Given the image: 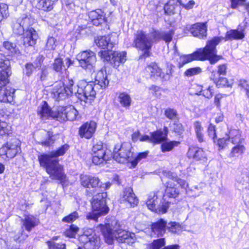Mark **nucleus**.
<instances>
[{
    "label": "nucleus",
    "instance_id": "2f4dec72",
    "mask_svg": "<svg viewBox=\"0 0 249 249\" xmlns=\"http://www.w3.org/2000/svg\"><path fill=\"white\" fill-rule=\"evenodd\" d=\"M66 108V107H58L57 108L53 110L52 119H55L60 122L67 121Z\"/></svg>",
    "mask_w": 249,
    "mask_h": 249
},
{
    "label": "nucleus",
    "instance_id": "338daca9",
    "mask_svg": "<svg viewBox=\"0 0 249 249\" xmlns=\"http://www.w3.org/2000/svg\"><path fill=\"white\" fill-rule=\"evenodd\" d=\"M102 215L103 214L92 210V212L88 213L86 217L88 219L97 221L98 217Z\"/></svg>",
    "mask_w": 249,
    "mask_h": 249
},
{
    "label": "nucleus",
    "instance_id": "b1692460",
    "mask_svg": "<svg viewBox=\"0 0 249 249\" xmlns=\"http://www.w3.org/2000/svg\"><path fill=\"white\" fill-rule=\"evenodd\" d=\"M57 0H34V4L36 8L44 12L51 11Z\"/></svg>",
    "mask_w": 249,
    "mask_h": 249
},
{
    "label": "nucleus",
    "instance_id": "774afa93",
    "mask_svg": "<svg viewBox=\"0 0 249 249\" xmlns=\"http://www.w3.org/2000/svg\"><path fill=\"white\" fill-rule=\"evenodd\" d=\"M230 142L228 137L220 138L217 141V144L220 149L224 148Z\"/></svg>",
    "mask_w": 249,
    "mask_h": 249
},
{
    "label": "nucleus",
    "instance_id": "6ab92c4d",
    "mask_svg": "<svg viewBox=\"0 0 249 249\" xmlns=\"http://www.w3.org/2000/svg\"><path fill=\"white\" fill-rule=\"evenodd\" d=\"M22 38L25 46H33L36 44L38 35L33 28L29 27L23 33Z\"/></svg>",
    "mask_w": 249,
    "mask_h": 249
},
{
    "label": "nucleus",
    "instance_id": "9b49d317",
    "mask_svg": "<svg viewBox=\"0 0 249 249\" xmlns=\"http://www.w3.org/2000/svg\"><path fill=\"white\" fill-rule=\"evenodd\" d=\"M79 240L85 249H98L100 246L99 237L91 230L85 231Z\"/></svg>",
    "mask_w": 249,
    "mask_h": 249
},
{
    "label": "nucleus",
    "instance_id": "bb28decb",
    "mask_svg": "<svg viewBox=\"0 0 249 249\" xmlns=\"http://www.w3.org/2000/svg\"><path fill=\"white\" fill-rule=\"evenodd\" d=\"M37 114L42 120L52 119L53 110L49 107L46 101H43L41 105L38 107Z\"/></svg>",
    "mask_w": 249,
    "mask_h": 249
},
{
    "label": "nucleus",
    "instance_id": "49530a36",
    "mask_svg": "<svg viewBox=\"0 0 249 249\" xmlns=\"http://www.w3.org/2000/svg\"><path fill=\"white\" fill-rule=\"evenodd\" d=\"M168 230L173 233L179 234L181 232L182 227L181 225L175 222H172L167 226Z\"/></svg>",
    "mask_w": 249,
    "mask_h": 249
},
{
    "label": "nucleus",
    "instance_id": "37998d69",
    "mask_svg": "<svg viewBox=\"0 0 249 249\" xmlns=\"http://www.w3.org/2000/svg\"><path fill=\"white\" fill-rule=\"evenodd\" d=\"M20 19H17L13 22L12 26L14 32L19 35L23 34L26 30L20 22Z\"/></svg>",
    "mask_w": 249,
    "mask_h": 249
},
{
    "label": "nucleus",
    "instance_id": "412c9836",
    "mask_svg": "<svg viewBox=\"0 0 249 249\" xmlns=\"http://www.w3.org/2000/svg\"><path fill=\"white\" fill-rule=\"evenodd\" d=\"M207 26L205 23H197L193 25L189 31L193 36L200 38L206 37Z\"/></svg>",
    "mask_w": 249,
    "mask_h": 249
},
{
    "label": "nucleus",
    "instance_id": "3c124183",
    "mask_svg": "<svg viewBox=\"0 0 249 249\" xmlns=\"http://www.w3.org/2000/svg\"><path fill=\"white\" fill-rule=\"evenodd\" d=\"M164 238H160L154 240L150 245L149 249H160L165 245Z\"/></svg>",
    "mask_w": 249,
    "mask_h": 249
},
{
    "label": "nucleus",
    "instance_id": "2eb2a0df",
    "mask_svg": "<svg viewBox=\"0 0 249 249\" xmlns=\"http://www.w3.org/2000/svg\"><path fill=\"white\" fill-rule=\"evenodd\" d=\"M80 181L82 186L89 189L93 193L98 191L99 189L100 180L98 177L82 174L80 176Z\"/></svg>",
    "mask_w": 249,
    "mask_h": 249
},
{
    "label": "nucleus",
    "instance_id": "a18cd8bd",
    "mask_svg": "<svg viewBox=\"0 0 249 249\" xmlns=\"http://www.w3.org/2000/svg\"><path fill=\"white\" fill-rule=\"evenodd\" d=\"M18 19H20V22L23 25L24 28H28V27L32 25L34 23V19L32 18L30 15H23L19 18Z\"/></svg>",
    "mask_w": 249,
    "mask_h": 249
},
{
    "label": "nucleus",
    "instance_id": "423d86ee",
    "mask_svg": "<svg viewBox=\"0 0 249 249\" xmlns=\"http://www.w3.org/2000/svg\"><path fill=\"white\" fill-rule=\"evenodd\" d=\"M75 91L73 81L69 79L66 86L62 82L55 84L52 90V94L55 100L60 101L75 94Z\"/></svg>",
    "mask_w": 249,
    "mask_h": 249
},
{
    "label": "nucleus",
    "instance_id": "680f3d73",
    "mask_svg": "<svg viewBox=\"0 0 249 249\" xmlns=\"http://www.w3.org/2000/svg\"><path fill=\"white\" fill-rule=\"evenodd\" d=\"M36 68L33 63H28L25 65L24 72L26 75L29 76L32 74L34 69Z\"/></svg>",
    "mask_w": 249,
    "mask_h": 249
},
{
    "label": "nucleus",
    "instance_id": "79ce46f5",
    "mask_svg": "<svg viewBox=\"0 0 249 249\" xmlns=\"http://www.w3.org/2000/svg\"><path fill=\"white\" fill-rule=\"evenodd\" d=\"M157 199L158 197L155 194L149 196L146 202V205L149 209L153 211L157 210L156 205L158 203Z\"/></svg>",
    "mask_w": 249,
    "mask_h": 249
},
{
    "label": "nucleus",
    "instance_id": "72a5a7b5",
    "mask_svg": "<svg viewBox=\"0 0 249 249\" xmlns=\"http://www.w3.org/2000/svg\"><path fill=\"white\" fill-rule=\"evenodd\" d=\"M151 142L159 143L166 140L167 134L163 133L161 130H157L151 133Z\"/></svg>",
    "mask_w": 249,
    "mask_h": 249
},
{
    "label": "nucleus",
    "instance_id": "20e7f679",
    "mask_svg": "<svg viewBox=\"0 0 249 249\" xmlns=\"http://www.w3.org/2000/svg\"><path fill=\"white\" fill-rule=\"evenodd\" d=\"M99 228L104 235L105 241L108 244H112L114 239L119 242L129 244L134 242L135 234L120 228L119 222L115 220L111 224L100 225Z\"/></svg>",
    "mask_w": 249,
    "mask_h": 249
},
{
    "label": "nucleus",
    "instance_id": "0eeeda50",
    "mask_svg": "<svg viewBox=\"0 0 249 249\" xmlns=\"http://www.w3.org/2000/svg\"><path fill=\"white\" fill-rule=\"evenodd\" d=\"M93 82L87 83L84 80L79 82L76 86H74L75 95L81 101L85 102L88 100H93L96 95Z\"/></svg>",
    "mask_w": 249,
    "mask_h": 249
},
{
    "label": "nucleus",
    "instance_id": "39448f33",
    "mask_svg": "<svg viewBox=\"0 0 249 249\" xmlns=\"http://www.w3.org/2000/svg\"><path fill=\"white\" fill-rule=\"evenodd\" d=\"M8 61L1 63L0 66L2 71L0 73V102H10L13 100L14 93V89L11 88L8 89L5 87L8 82V77L11 75L12 72L8 67Z\"/></svg>",
    "mask_w": 249,
    "mask_h": 249
},
{
    "label": "nucleus",
    "instance_id": "09e8293b",
    "mask_svg": "<svg viewBox=\"0 0 249 249\" xmlns=\"http://www.w3.org/2000/svg\"><path fill=\"white\" fill-rule=\"evenodd\" d=\"M79 217L78 213L75 211L63 218L62 221L66 223H72Z\"/></svg>",
    "mask_w": 249,
    "mask_h": 249
},
{
    "label": "nucleus",
    "instance_id": "e2e57ef3",
    "mask_svg": "<svg viewBox=\"0 0 249 249\" xmlns=\"http://www.w3.org/2000/svg\"><path fill=\"white\" fill-rule=\"evenodd\" d=\"M164 12L168 15L173 14L175 13V6L170 3H166L164 6Z\"/></svg>",
    "mask_w": 249,
    "mask_h": 249
},
{
    "label": "nucleus",
    "instance_id": "603ef678",
    "mask_svg": "<svg viewBox=\"0 0 249 249\" xmlns=\"http://www.w3.org/2000/svg\"><path fill=\"white\" fill-rule=\"evenodd\" d=\"M147 152H143L139 153L134 160H131V161L130 163L131 165L130 167L133 168L135 167L139 161H140L142 159L145 158L147 157Z\"/></svg>",
    "mask_w": 249,
    "mask_h": 249
},
{
    "label": "nucleus",
    "instance_id": "4d7b16f0",
    "mask_svg": "<svg viewBox=\"0 0 249 249\" xmlns=\"http://www.w3.org/2000/svg\"><path fill=\"white\" fill-rule=\"evenodd\" d=\"M216 86L218 88H221L223 87H231L232 83H230L226 78H219L218 80L215 82Z\"/></svg>",
    "mask_w": 249,
    "mask_h": 249
},
{
    "label": "nucleus",
    "instance_id": "864d4df0",
    "mask_svg": "<svg viewBox=\"0 0 249 249\" xmlns=\"http://www.w3.org/2000/svg\"><path fill=\"white\" fill-rule=\"evenodd\" d=\"M8 5L1 3L0 4V22L2 20L3 18H6L8 15Z\"/></svg>",
    "mask_w": 249,
    "mask_h": 249
},
{
    "label": "nucleus",
    "instance_id": "ea45409f",
    "mask_svg": "<svg viewBox=\"0 0 249 249\" xmlns=\"http://www.w3.org/2000/svg\"><path fill=\"white\" fill-rule=\"evenodd\" d=\"M228 137L229 140H231L233 143H239L241 140L240 132L239 130H231Z\"/></svg>",
    "mask_w": 249,
    "mask_h": 249
},
{
    "label": "nucleus",
    "instance_id": "13d9d810",
    "mask_svg": "<svg viewBox=\"0 0 249 249\" xmlns=\"http://www.w3.org/2000/svg\"><path fill=\"white\" fill-rule=\"evenodd\" d=\"M201 69L199 67H195L187 69L184 72L185 76L191 77L201 73Z\"/></svg>",
    "mask_w": 249,
    "mask_h": 249
},
{
    "label": "nucleus",
    "instance_id": "aec40b11",
    "mask_svg": "<svg viewBox=\"0 0 249 249\" xmlns=\"http://www.w3.org/2000/svg\"><path fill=\"white\" fill-rule=\"evenodd\" d=\"M145 73L146 76L152 80H156L158 78L161 79L162 71L155 63H152L148 65L145 69Z\"/></svg>",
    "mask_w": 249,
    "mask_h": 249
},
{
    "label": "nucleus",
    "instance_id": "58836bf2",
    "mask_svg": "<svg viewBox=\"0 0 249 249\" xmlns=\"http://www.w3.org/2000/svg\"><path fill=\"white\" fill-rule=\"evenodd\" d=\"M12 133V127L7 122L0 120V135L8 136Z\"/></svg>",
    "mask_w": 249,
    "mask_h": 249
},
{
    "label": "nucleus",
    "instance_id": "393cba45",
    "mask_svg": "<svg viewBox=\"0 0 249 249\" xmlns=\"http://www.w3.org/2000/svg\"><path fill=\"white\" fill-rule=\"evenodd\" d=\"M95 85H98L101 88H106L109 84L106 71L102 69L97 72L95 76Z\"/></svg>",
    "mask_w": 249,
    "mask_h": 249
},
{
    "label": "nucleus",
    "instance_id": "052dcab7",
    "mask_svg": "<svg viewBox=\"0 0 249 249\" xmlns=\"http://www.w3.org/2000/svg\"><path fill=\"white\" fill-rule=\"evenodd\" d=\"M238 87L242 91L246 92L249 89V84L244 79H240L238 81Z\"/></svg>",
    "mask_w": 249,
    "mask_h": 249
},
{
    "label": "nucleus",
    "instance_id": "c756f323",
    "mask_svg": "<svg viewBox=\"0 0 249 249\" xmlns=\"http://www.w3.org/2000/svg\"><path fill=\"white\" fill-rule=\"evenodd\" d=\"M71 64V61L69 58H67L65 59V65L64 64L61 58H57L54 60L53 63V69L55 71L59 72L61 71L63 68L66 69V67L69 68Z\"/></svg>",
    "mask_w": 249,
    "mask_h": 249
},
{
    "label": "nucleus",
    "instance_id": "9d476101",
    "mask_svg": "<svg viewBox=\"0 0 249 249\" xmlns=\"http://www.w3.org/2000/svg\"><path fill=\"white\" fill-rule=\"evenodd\" d=\"M80 66L84 69L91 71L95 67L96 57L94 52L84 51L79 53L76 57Z\"/></svg>",
    "mask_w": 249,
    "mask_h": 249
},
{
    "label": "nucleus",
    "instance_id": "7ed1b4c3",
    "mask_svg": "<svg viewBox=\"0 0 249 249\" xmlns=\"http://www.w3.org/2000/svg\"><path fill=\"white\" fill-rule=\"evenodd\" d=\"M219 37H214L209 41L203 49H199L193 53L182 55L179 57L178 67L180 68L185 64L194 60H209L211 64L216 63L221 58L216 54V46L221 41Z\"/></svg>",
    "mask_w": 249,
    "mask_h": 249
},
{
    "label": "nucleus",
    "instance_id": "5701e85b",
    "mask_svg": "<svg viewBox=\"0 0 249 249\" xmlns=\"http://www.w3.org/2000/svg\"><path fill=\"white\" fill-rule=\"evenodd\" d=\"M110 59L108 61H110L111 64L114 68H117L122 63H124L126 61V53L124 52H110Z\"/></svg>",
    "mask_w": 249,
    "mask_h": 249
},
{
    "label": "nucleus",
    "instance_id": "ddd939ff",
    "mask_svg": "<svg viewBox=\"0 0 249 249\" xmlns=\"http://www.w3.org/2000/svg\"><path fill=\"white\" fill-rule=\"evenodd\" d=\"M20 143L18 140L13 139L0 148V155H5L10 159L14 158L17 153L20 152Z\"/></svg>",
    "mask_w": 249,
    "mask_h": 249
},
{
    "label": "nucleus",
    "instance_id": "f8f14e48",
    "mask_svg": "<svg viewBox=\"0 0 249 249\" xmlns=\"http://www.w3.org/2000/svg\"><path fill=\"white\" fill-rule=\"evenodd\" d=\"M107 196L106 192H99L94 195L91 201L92 210L103 215L107 214L109 210L106 206V198Z\"/></svg>",
    "mask_w": 249,
    "mask_h": 249
},
{
    "label": "nucleus",
    "instance_id": "c85d7f7f",
    "mask_svg": "<svg viewBox=\"0 0 249 249\" xmlns=\"http://www.w3.org/2000/svg\"><path fill=\"white\" fill-rule=\"evenodd\" d=\"M52 132L42 130L37 134V138L38 140V143L44 146H49L53 142Z\"/></svg>",
    "mask_w": 249,
    "mask_h": 249
},
{
    "label": "nucleus",
    "instance_id": "4be33fe9",
    "mask_svg": "<svg viewBox=\"0 0 249 249\" xmlns=\"http://www.w3.org/2000/svg\"><path fill=\"white\" fill-rule=\"evenodd\" d=\"M88 16L92 23L95 26H98L105 21V14L100 9L90 11Z\"/></svg>",
    "mask_w": 249,
    "mask_h": 249
},
{
    "label": "nucleus",
    "instance_id": "dca6fc26",
    "mask_svg": "<svg viewBox=\"0 0 249 249\" xmlns=\"http://www.w3.org/2000/svg\"><path fill=\"white\" fill-rule=\"evenodd\" d=\"M187 156L189 158H193L195 160L200 163L206 162L207 156L203 149L195 146H190L187 152Z\"/></svg>",
    "mask_w": 249,
    "mask_h": 249
},
{
    "label": "nucleus",
    "instance_id": "4c0bfd02",
    "mask_svg": "<svg viewBox=\"0 0 249 249\" xmlns=\"http://www.w3.org/2000/svg\"><path fill=\"white\" fill-rule=\"evenodd\" d=\"M78 115L77 110L73 107H67L66 108V116H67V120L73 121L76 120Z\"/></svg>",
    "mask_w": 249,
    "mask_h": 249
},
{
    "label": "nucleus",
    "instance_id": "7c9ffc66",
    "mask_svg": "<svg viewBox=\"0 0 249 249\" xmlns=\"http://www.w3.org/2000/svg\"><path fill=\"white\" fill-rule=\"evenodd\" d=\"M117 101L122 107L128 108L131 106L132 99L128 93L125 92H122L119 93Z\"/></svg>",
    "mask_w": 249,
    "mask_h": 249
},
{
    "label": "nucleus",
    "instance_id": "6e6d98bb",
    "mask_svg": "<svg viewBox=\"0 0 249 249\" xmlns=\"http://www.w3.org/2000/svg\"><path fill=\"white\" fill-rule=\"evenodd\" d=\"M56 47V39L53 37H48L46 44V48L48 50H54Z\"/></svg>",
    "mask_w": 249,
    "mask_h": 249
},
{
    "label": "nucleus",
    "instance_id": "e433bc0d",
    "mask_svg": "<svg viewBox=\"0 0 249 249\" xmlns=\"http://www.w3.org/2000/svg\"><path fill=\"white\" fill-rule=\"evenodd\" d=\"M195 133L198 141L199 142H204V135L203 134V128L199 122L196 121L194 123Z\"/></svg>",
    "mask_w": 249,
    "mask_h": 249
},
{
    "label": "nucleus",
    "instance_id": "0e129e2a",
    "mask_svg": "<svg viewBox=\"0 0 249 249\" xmlns=\"http://www.w3.org/2000/svg\"><path fill=\"white\" fill-rule=\"evenodd\" d=\"M172 181H176L178 184L182 188H186L188 187V183L186 181L180 178H178L177 177H174L171 176Z\"/></svg>",
    "mask_w": 249,
    "mask_h": 249
},
{
    "label": "nucleus",
    "instance_id": "a211bd4d",
    "mask_svg": "<svg viewBox=\"0 0 249 249\" xmlns=\"http://www.w3.org/2000/svg\"><path fill=\"white\" fill-rule=\"evenodd\" d=\"M96 128V124L95 122H86L79 128V135L81 138L90 139L94 134Z\"/></svg>",
    "mask_w": 249,
    "mask_h": 249
},
{
    "label": "nucleus",
    "instance_id": "69168bd1",
    "mask_svg": "<svg viewBox=\"0 0 249 249\" xmlns=\"http://www.w3.org/2000/svg\"><path fill=\"white\" fill-rule=\"evenodd\" d=\"M208 134L210 137L212 138L213 142H215V139L216 138V135L215 133V126L212 124H210L208 128Z\"/></svg>",
    "mask_w": 249,
    "mask_h": 249
},
{
    "label": "nucleus",
    "instance_id": "5fc2aeb1",
    "mask_svg": "<svg viewBox=\"0 0 249 249\" xmlns=\"http://www.w3.org/2000/svg\"><path fill=\"white\" fill-rule=\"evenodd\" d=\"M46 244L49 249H66L64 243H56L52 241H48Z\"/></svg>",
    "mask_w": 249,
    "mask_h": 249
},
{
    "label": "nucleus",
    "instance_id": "1a4fd4ad",
    "mask_svg": "<svg viewBox=\"0 0 249 249\" xmlns=\"http://www.w3.org/2000/svg\"><path fill=\"white\" fill-rule=\"evenodd\" d=\"M96 45L102 50L98 53V55L104 61L108 62L110 59V52L114 46L109 36H102L95 40Z\"/></svg>",
    "mask_w": 249,
    "mask_h": 249
},
{
    "label": "nucleus",
    "instance_id": "f704fd0d",
    "mask_svg": "<svg viewBox=\"0 0 249 249\" xmlns=\"http://www.w3.org/2000/svg\"><path fill=\"white\" fill-rule=\"evenodd\" d=\"M3 47L8 55L13 56L19 53V51L16 44L10 41L3 42Z\"/></svg>",
    "mask_w": 249,
    "mask_h": 249
},
{
    "label": "nucleus",
    "instance_id": "f3484780",
    "mask_svg": "<svg viewBox=\"0 0 249 249\" xmlns=\"http://www.w3.org/2000/svg\"><path fill=\"white\" fill-rule=\"evenodd\" d=\"M120 201L121 203H125L126 205H129L131 207H135L138 203V199L133 193L132 189L130 187L124 189Z\"/></svg>",
    "mask_w": 249,
    "mask_h": 249
},
{
    "label": "nucleus",
    "instance_id": "de8ad7c7",
    "mask_svg": "<svg viewBox=\"0 0 249 249\" xmlns=\"http://www.w3.org/2000/svg\"><path fill=\"white\" fill-rule=\"evenodd\" d=\"M245 150V147L242 145H237L232 148L230 154L231 157H238L242 154Z\"/></svg>",
    "mask_w": 249,
    "mask_h": 249
},
{
    "label": "nucleus",
    "instance_id": "8fccbe9b",
    "mask_svg": "<svg viewBox=\"0 0 249 249\" xmlns=\"http://www.w3.org/2000/svg\"><path fill=\"white\" fill-rule=\"evenodd\" d=\"M167 70L166 72L162 71L161 79L164 80H169L173 72V65L170 63H167L166 64Z\"/></svg>",
    "mask_w": 249,
    "mask_h": 249
},
{
    "label": "nucleus",
    "instance_id": "a878e982",
    "mask_svg": "<svg viewBox=\"0 0 249 249\" xmlns=\"http://www.w3.org/2000/svg\"><path fill=\"white\" fill-rule=\"evenodd\" d=\"M167 222L163 219H160L151 225L152 232L158 236H162L165 232Z\"/></svg>",
    "mask_w": 249,
    "mask_h": 249
},
{
    "label": "nucleus",
    "instance_id": "6e6552de",
    "mask_svg": "<svg viewBox=\"0 0 249 249\" xmlns=\"http://www.w3.org/2000/svg\"><path fill=\"white\" fill-rule=\"evenodd\" d=\"M131 145L129 142L117 144L113 151V159L119 163L130 162L133 155L131 151Z\"/></svg>",
    "mask_w": 249,
    "mask_h": 249
},
{
    "label": "nucleus",
    "instance_id": "f03ea898",
    "mask_svg": "<svg viewBox=\"0 0 249 249\" xmlns=\"http://www.w3.org/2000/svg\"><path fill=\"white\" fill-rule=\"evenodd\" d=\"M69 148V145L65 144L57 150L38 156V160L40 166L45 169L52 179L61 181L65 179L66 175L63 172V167L59 164L58 160L56 158L63 156Z\"/></svg>",
    "mask_w": 249,
    "mask_h": 249
},
{
    "label": "nucleus",
    "instance_id": "473e14b6",
    "mask_svg": "<svg viewBox=\"0 0 249 249\" xmlns=\"http://www.w3.org/2000/svg\"><path fill=\"white\" fill-rule=\"evenodd\" d=\"M23 226L26 230L30 231L31 230L36 226L38 223V220L33 215H28L25 217L23 220Z\"/></svg>",
    "mask_w": 249,
    "mask_h": 249
},
{
    "label": "nucleus",
    "instance_id": "a19ab883",
    "mask_svg": "<svg viewBox=\"0 0 249 249\" xmlns=\"http://www.w3.org/2000/svg\"><path fill=\"white\" fill-rule=\"evenodd\" d=\"M79 231V228L74 224H71L64 232L65 236L69 238H75Z\"/></svg>",
    "mask_w": 249,
    "mask_h": 249
},
{
    "label": "nucleus",
    "instance_id": "bf43d9fd",
    "mask_svg": "<svg viewBox=\"0 0 249 249\" xmlns=\"http://www.w3.org/2000/svg\"><path fill=\"white\" fill-rule=\"evenodd\" d=\"M164 114L167 118L170 120H173L177 117L178 113L176 110L171 108H168L165 110Z\"/></svg>",
    "mask_w": 249,
    "mask_h": 249
},
{
    "label": "nucleus",
    "instance_id": "c9c22d12",
    "mask_svg": "<svg viewBox=\"0 0 249 249\" xmlns=\"http://www.w3.org/2000/svg\"><path fill=\"white\" fill-rule=\"evenodd\" d=\"M165 195L169 197H176L178 194V190L175 187V184L172 180L166 182Z\"/></svg>",
    "mask_w": 249,
    "mask_h": 249
},
{
    "label": "nucleus",
    "instance_id": "f257e3e1",
    "mask_svg": "<svg viewBox=\"0 0 249 249\" xmlns=\"http://www.w3.org/2000/svg\"><path fill=\"white\" fill-rule=\"evenodd\" d=\"M174 34L173 30L159 32L152 30L148 34H145L142 31H138L135 35L133 45L143 52V53L140 56V58H146L150 56V50L154 42L162 39L166 43H169L172 40Z\"/></svg>",
    "mask_w": 249,
    "mask_h": 249
},
{
    "label": "nucleus",
    "instance_id": "cd10ccee",
    "mask_svg": "<svg viewBox=\"0 0 249 249\" xmlns=\"http://www.w3.org/2000/svg\"><path fill=\"white\" fill-rule=\"evenodd\" d=\"M244 29L241 30H230L227 32L225 37H220L221 38V41L218 43V44L223 39H225V41L231 40H239L242 39L245 37L244 33ZM219 37V36H218Z\"/></svg>",
    "mask_w": 249,
    "mask_h": 249
},
{
    "label": "nucleus",
    "instance_id": "c03bdc74",
    "mask_svg": "<svg viewBox=\"0 0 249 249\" xmlns=\"http://www.w3.org/2000/svg\"><path fill=\"white\" fill-rule=\"evenodd\" d=\"M179 142L177 141H170L162 143L161 145V151L163 152H166L170 151L173 149V148L177 146Z\"/></svg>",
    "mask_w": 249,
    "mask_h": 249
},
{
    "label": "nucleus",
    "instance_id": "4468645a",
    "mask_svg": "<svg viewBox=\"0 0 249 249\" xmlns=\"http://www.w3.org/2000/svg\"><path fill=\"white\" fill-rule=\"evenodd\" d=\"M92 162L96 165H100L105 161L108 160V157L106 155V150L103 147V143L98 142L93 146Z\"/></svg>",
    "mask_w": 249,
    "mask_h": 249
}]
</instances>
